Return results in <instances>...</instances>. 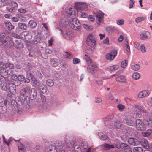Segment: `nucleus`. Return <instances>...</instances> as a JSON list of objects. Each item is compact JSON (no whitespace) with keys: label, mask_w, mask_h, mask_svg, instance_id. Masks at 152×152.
<instances>
[{"label":"nucleus","mask_w":152,"mask_h":152,"mask_svg":"<svg viewBox=\"0 0 152 152\" xmlns=\"http://www.w3.org/2000/svg\"><path fill=\"white\" fill-rule=\"evenodd\" d=\"M140 75L137 72H135L133 73L132 75V78L135 80H137L140 78Z\"/></svg>","instance_id":"nucleus-38"},{"label":"nucleus","mask_w":152,"mask_h":152,"mask_svg":"<svg viewBox=\"0 0 152 152\" xmlns=\"http://www.w3.org/2000/svg\"><path fill=\"white\" fill-rule=\"evenodd\" d=\"M123 122L125 124L131 126H133L134 124L133 117L130 115L124 116L123 118Z\"/></svg>","instance_id":"nucleus-2"},{"label":"nucleus","mask_w":152,"mask_h":152,"mask_svg":"<svg viewBox=\"0 0 152 152\" xmlns=\"http://www.w3.org/2000/svg\"><path fill=\"white\" fill-rule=\"evenodd\" d=\"M98 135L101 139L104 141L107 140L108 138V136L104 132H98Z\"/></svg>","instance_id":"nucleus-23"},{"label":"nucleus","mask_w":152,"mask_h":152,"mask_svg":"<svg viewBox=\"0 0 152 152\" xmlns=\"http://www.w3.org/2000/svg\"><path fill=\"white\" fill-rule=\"evenodd\" d=\"M65 141L67 147L69 148L73 147L75 141V139L69 136H66L65 138Z\"/></svg>","instance_id":"nucleus-5"},{"label":"nucleus","mask_w":152,"mask_h":152,"mask_svg":"<svg viewBox=\"0 0 152 152\" xmlns=\"http://www.w3.org/2000/svg\"><path fill=\"white\" fill-rule=\"evenodd\" d=\"M145 17H139L135 19V21L138 23L145 19Z\"/></svg>","instance_id":"nucleus-41"},{"label":"nucleus","mask_w":152,"mask_h":152,"mask_svg":"<svg viewBox=\"0 0 152 152\" xmlns=\"http://www.w3.org/2000/svg\"><path fill=\"white\" fill-rule=\"evenodd\" d=\"M103 17L104 14L102 13H98L97 14L96 17L98 21L99 22L98 23V24H100L102 21Z\"/></svg>","instance_id":"nucleus-24"},{"label":"nucleus","mask_w":152,"mask_h":152,"mask_svg":"<svg viewBox=\"0 0 152 152\" xmlns=\"http://www.w3.org/2000/svg\"><path fill=\"white\" fill-rule=\"evenodd\" d=\"M28 97H29L31 100L35 99L37 96V92L35 88H32L30 90L29 93Z\"/></svg>","instance_id":"nucleus-10"},{"label":"nucleus","mask_w":152,"mask_h":152,"mask_svg":"<svg viewBox=\"0 0 152 152\" xmlns=\"http://www.w3.org/2000/svg\"><path fill=\"white\" fill-rule=\"evenodd\" d=\"M56 61V60L55 58L51 59L50 62L53 67H56L58 66V63Z\"/></svg>","instance_id":"nucleus-39"},{"label":"nucleus","mask_w":152,"mask_h":152,"mask_svg":"<svg viewBox=\"0 0 152 152\" xmlns=\"http://www.w3.org/2000/svg\"><path fill=\"white\" fill-rule=\"evenodd\" d=\"M30 88L27 86L23 89L20 91V93L23 96H26L28 97L29 93L30 91Z\"/></svg>","instance_id":"nucleus-8"},{"label":"nucleus","mask_w":152,"mask_h":152,"mask_svg":"<svg viewBox=\"0 0 152 152\" xmlns=\"http://www.w3.org/2000/svg\"><path fill=\"white\" fill-rule=\"evenodd\" d=\"M41 34V33H38L36 36L35 37L34 40L32 41V42L35 44H36L39 42L42 38Z\"/></svg>","instance_id":"nucleus-18"},{"label":"nucleus","mask_w":152,"mask_h":152,"mask_svg":"<svg viewBox=\"0 0 152 152\" xmlns=\"http://www.w3.org/2000/svg\"><path fill=\"white\" fill-rule=\"evenodd\" d=\"M136 110H139L140 112L142 113H146L147 110L145 109L143 106L140 105H136L135 106Z\"/></svg>","instance_id":"nucleus-27"},{"label":"nucleus","mask_w":152,"mask_h":152,"mask_svg":"<svg viewBox=\"0 0 152 152\" xmlns=\"http://www.w3.org/2000/svg\"><path fill=\"white\" fill-rule=\"evenodd\" d=\"M73 63L74 64H77L80 61V60L79 59L76 58H74L73 59Z\"/></svg>","instance_id":"nucleus-56"},{"label":"nucleus","mask_w":152,"mask_h":152,"mask_svg":"<svg viewBox=\"0 0 152 152\" xmlns=\"http://www.w3.org/2000/svg\"><path fill=\"white\" fill-rule=\"evenodd\" d=\"M128 141L130 144L134 146L138 145L140 144V142L136 139L130 138Z\"/></svg>","instance_id":"nucleus-16"},{"label":"nucleus","mask_w":152,"mask_h":152,"mask_svg":"<svg viewBox=\"0 0 152 152\" xmlns=\"http://www.w3.org/2000/svg\"><path fill=\"white\" fill-rule=\"evenodd\" d=\"M140 48L141 51L142 52L145 53L146 52V49L144 45H141Z\"/></svg>","instance_id":"nucleus-61"},{"label":"nucleus","mask_w":152,"mask_h":152,"mask_svg":"<svg viewBox=\"0 0 152 152\" xmlns=\"http://www.w3.org/2000/svg\"><path fill=\"white\" fill-rule=\"evenodd\" d=\"M6 42L4 44L6 45V44L10 48H11L13 46L14 44L11 38L7 37L6 38Z\"/></svg>","instance_id":"nucleus-21"},{"label":"nucleus","mask_w":152,"mask_h":152,"mask_svg":"<svg viewBox=\"0 0 152 152\" xmlns=\"http://www.w3.org/2000/svg\"><path fill=\"white\" fill-rule=\"evenodd\" d=\"M3 82L2 84L1 85V89L4 91H7L8 89V84L7 83V81Z\"/></svg>","instance_id":"nucleus-28"},{"label":"nucleus","mask_w":152,"mask_h":152,"mask_svg":"<svg viewBox=\"0 0 152 152\" xmlns=\"http://www.w3.org/2000/svg\"><path fill=\"white\" fill-rule=\"evenodd\" d=\"M66 12L69 15H71L73 13V9L71 8H69V9L67 8L66 9Z\"/></svg>","instance_id":"nucleus-53"},{"label":"nucleus","mask_w":152,"mask_h":152,"mask_svg":"<svg viewBox=\"0 0 152 152\" xmlns=\"http://www.w3.org/2000/svg\"><path fill=\"white\" fill-rule=\"evenodd\" d=\"M141 46L138 42H135L134 43V47L138 50H139Z\"/></svg>","instance_id":"nucleus-58"},{"label":"nucleus","mask_w":152,"mask_h":152,"mask_svg":"<svg viewBox=\"0 0 152 152\" xmlns=\"http://www.w3.org/2000/svg\"><path fill=\"white\" fill-rule=\"evenodd\" d=\"M124 151L126 152H132V149L128 145L127 147L126 148Z\"/></svg>","instance_id":"nucleus-64"},{"label":"nucleus","mask_w":152,"mask_h":152,"mask_svg":"<svg viewBox=\"0 0 152 152\" xmlns=\"http://www.w3.org/2000/svg\"><path fill=\"white\" fill-rule=\"evenodd\" d=\"M140 67V66L138 64L132 65L131 66V69L134 71H137L138 70Z\"/></svg>","instance_id":"nucleus-42"},{"label":"nucleus","mask_w":152,"mask_h":152,"mask_svg":"<svg viewBox=\"0 0 152 152\" xmlns=\"http://www.w3.org/2000/svg\"><path fill=\"white\" fill-rule=\"evenodd\" d=\"M4 66L5 68H8L10 69H13L14 68V66L13 64L10 63H4V65H3Z\"/></svg>","instance_id":"nucleus-35"},{"label":"nucleus","mask_w":152,"mask_h":152,"mask_svg":"<svg viewBox=\"0 0 152 152\" xmlns=\"http://www.w3.org/2000/svg\"><path fill=\"white\" fill-rule=\"evenodd\" d=\"M19 152H24V149L23 148L22 144L21 143H19L18 144Z\"/></svg>","instance_id":"nucleus-52"},{"label":"nucleus","mask_w":152,"mask_h":152,"mask_svg":"<svg viewBox=\"0 0 152 152\" xmlns=\"http://www.w3.org/2000/svg\"><path fill=\"white\" fill-rule=\"evenodd\" d=\"M28 35H29V38H31V32L28 31H23L21 33L20 36H21V38H24L25 39V38L27 37Z\"/></svg>","instance_id":"nucleus-19"},{"label":"nucleus","mask_w":152,"mask_h":152,"mask_svg":"<svg viewBox=\"0 0 152 152\" xmlns=\"http://www.w3.org/2000/svg\"><path fill=\"white\" fill-rule=\"evenodd\" d=\"M118 66L117 65L111 66L110 67V70L112 71H115L118 69Z\"/></svg>","instance_id":"nucleus-48"},{"label":"nucleus","mask_w":152,"mask_h":152,"mask_svg":"<svg viewBox=\"0 0 152 152\" xmlns=\"http://www.w3.org/2000/svg\"><path fill=\"white\" fill-rule=\"evenodd\" d=\"M150 37V34L148 31H144L142 33L140 36V39L142 40L148 39Z\"/></svg>","instance_id":"nucleus-14"},{"label":"nucleus","mask_w":152,"mask_h":152,"mask_svg":"<svg viewBox=\"0 0 152 152\" xmlns=\"http://www.w3.org/2000/svg\"><path fill=\"white\" fill-rule=\"evenodd\" d=\"M4 24L7 28L10 31H11L14 28V26L12 25L11 23L10 22H4Z\"/></svg>","instance_id":"nucleus-31"},{"label":"nucleus","mask_w":152,"mask_h":152,"mask_svg":"<svg viewBox=\"0 0 152 152\" xmlns=\"http://www.w3.org/2000/svg\"><path fill=\"white\" fill-rule=\"evenodd\" d=\"M46 84L49 86H52L54 85V82L52 80L48 79L46 81Z\"/></svg>","instance_id":"nucleus-44"},{"label":"nucleus","mask_w":152,"mask_h":152,"mask_svg":"<svg viewBox=\"0 0 152 152\" xmlns=\"http://www.w3.org/2000/svg\"><path fill=\"white\" fill-rule=\"evenodd\" d=\"M56 147L54 146L51 145L45 150V152H56Z\"/></svg>","instance_id":"nucleus-30"},{"label":"nucleus","mask_w":152,"mask_h":152,"mask_svg":"<svg viewBox=\"0 0 152 152\" xmlns=\"http://www.w3.org/2000/svg\"><path fill=\"white\" fill-rule=\"evenodd\" d=\"M115 79L116 81L118 82L125 83L126 81V77L124 75H120L117 77Z\"/></svg>","instance_id":"nucleus-20"},{"label":"nucleus","mask_w":152,"mask_h":152,"mask_svg":"<svg viewBox=\"0 0 152 152\" xmlns=\"http://www.w3.org/2000/svg\"><path fill=\"white\" fill-rule=\"evenodd\" d=\"M32 42V41H28L26 42V45L28 49L29 50H31V44H32L34 43L33 42Z\"/></svg>","instance_id":"nucleus-45"},{"label":"nucleus","mask_w":152,"mask_h":152,"mask_svg":"<svg viewBox=\"0 0 152 152\" xmlns=\"http://www.w3.org/2000/svg\"><path fill=\"white\" fill-rule=\"evenodd\" d=\"M18 79L19 81H22L24 80V77L23 75H19L18 76Z\"/></svg>","instance_id":"nucleus-60"},{"label":"nucleus","mask_w":152,"mask_h":152,"mask_svg":"<svg viewBox=\"0 0 152 152\" xmlns=\"http://www.w3.org/2000/svg\"><path fill=\"white\" fill-rule=\"evenodd\" d=\"M82 4V3H77L75 5L76 8L77 9V11L80 10V8H81V4Z\"/></svg>","instance_id":"nucleus-59"},{"label":"nucleus","mask_w":152,"mask_h":152,"mask_svg":"<svg viewBox=\"0 0 152 152\" xmlns=\"http://www.w3.org/2000/svg\"><path fill=\"white\" fill-rule=\"evenodd\" d=\"M77 14L78 16L83 18H86L87 16V14L86 13L83 12L79 11H78Z\"/></svg>","instance_id":"nucleus-43"},{"label":"nucleus","mask_w":152,"mask_h":152,"mask_svg":"<svg viewBox=\"0 0 152 152\" xmlns=\"http://www.w3.org/2000/svg\"><path fill=\"white\" fill-rule=\"evenodd\" d=\"M40 91L42 93H45L47 91V87L44 85H41L39 86Z\"/></svg>","instance_id":"nucleus-36"},{"label":"nucleus","mask_w":152,"mask_h":152,"mask_svg":"<svg viewBox=\"0 0 152 152\" xmlns=\"http://www.w3.org/2000/svg\"><path fill=\"white\" fill-rule=\"evenodd\" d=\"M126 50L127 52L129 53L130 52V49L129 45L128 43V40H126Z\"/></svg>","instance_id":"nucleus-54"},{"label":"nucleus","mask_w":152,"mask_h":152,"mask_svg":"<svg viewBox=\"0 0 152 152\" xmlns=\"http://www.w3.org/2000/svg\"><path fill=\"white\" fill-rule=\"evenodd\" d=\"M133 151V152H143V150L142 147H136L134 148Z\"/></svg>","instance_id":"nucleus-40"},{"label":"nucleus","mask_w":152,"mask_h":152,"mask_svg":"<svg viewBox=\"0 0 152 152\" xmlns=\"http://www.w3.org/2000/svg\"><path fill=\"white\" fill-rule=\"evenodd\" d=\"M18 27L20 29L25 30L27 29V26L24 23H19L18 24Z\"/></svg>","instance_id":"nucleus-34"},{"label":"nucleus","mask_w":152,"mask_h":152,"mask_svg":"<svg viewBox=\"0 0 152 152\" xmlns=\"http://www.w3.org/2000/svg\"><path fill=\"white\" fill-rule=\"evenodd\" d=\"M104 150H110L111 148H114V146L113 145H111L107 143H104L102 145Z\"/></svg>","instance_id":"nucleus-22"},{"label":"nucleus","mask_w":152,"mask_h":152,"mask_svg":"<svg viewBox=\"0 0 152 152\" xmlns=\"http://www.w3.org/2000/svg\"><path fill=\"white\" fill-rule=\"evenodd\" d=\"M10 107L14 111L18 112L19 111L18 110V106L17 102L15 100H12L11 102Z\"/></svg>","instance_id":"nucleus-13"},{"label":"nucleus","mask_w":152,"mask_h":152,"mask_svg":"<svg viewBox=\"0 0 152 152\" xmlns=\"http://www.w3.org/2000/svg\"><path fill=\"white\" fill-rule=\"evenodd\" d=\"M117 51L116 50H112L110 53H108L105 55L106 58L108 60H113L116 56Z\"/></svg>","instance_id":"nucleus-6"},{"label":"nucleus","mask_w":152,"mask_h":152,"mask_svg":"<svg viewBox=\"0 0 152 152\" xmlns=\"http://www.w3.org/2000/svg\"><path fill=\"white\" fill-rule=\"evenodd\" d=\"M128 145L127 144L125 143H122L120 145H117L116 144H115V146L118 148H121L123 149L124 150L127 147Z\"/></svg>","instance_id":"nucleus-29"},{"label":"nucleus","mask_w":152,"mask_h":152,"mask_svg":"<svg viewBox=\"0 0 152 152\" xmlns=\"http://www.w3.org/2000/svg\"><path fill=\"white\" fill-rule=\"evenodd\" d=\"M18 6V4L16 2L12 1L11 4V7L10 8L7 7V8L9 12H12L15 10V9L17 8Z\"/></svg>","instance_id":"nucleus-15"},{"label":"nucleus","mask_w":152,"mask_h":152,"mask_svg":"<svg viewBox=\"0 0 152 152\" xmlns=\"http://www.w3.org/2000/svg\"><path fill=\"white\" fill-rule=\"evenodd\" d=\"M144 121L145 123L146 127H152V120L147 118L144 119Z\"/></svg>","instance_id":"nucleus-25"},{"label":"nucleus","mask_w":152,"mask_h":152,"mask_svg":"<svg viewBox=\"0 0 152 152\" xmlns=\"http://www.w3.org/2000/svg\"><path fill=\"white\" fill-rule=\"evenodd\" d=\"M149 94V92L148 91L144 90L140 91L139 93L138 97L139 98L145 97L148 96Z\"/></svg>","instance_id":"nucleus-12"},{"label":"nucleus","mask_w":152,"mask_h":152,"mask_svg":"<svg viewBox=\"0 0 152 152\" xmlns=\"http://www.w3.org/2000/svg\"><path fill=\"white\" fill-rule=\"evenodd\" d=\"M117 107L120 111H123L125 108L124 105L121 104H119L117 106Z\"/></svg>","instance_id":"nucleus-50"},{"label":"nucleus","mask_w":152,"mask_h":152,"mask_svg":"<svg viewBox=\"0 0 152 152\" xmlns=\"http://www.w3.org/2000/svg\"><path fill=\"white\" fill-rule=\"evenodd\" d=\"M121 124L120 121H117L114 122V125L115 127L116 128H119L121 126Z\"/></svg>","instance_id":"nucleus-49"},{"label":"nucleus","mask_w":152,"mask_h":152,"mask_svg":"<svg viewBox=\"0 0 152 152\" xmlns=\"http://www.w3.org/2000/svg\"><path fill=\"white\" fill-rule=\"evenodd\" d=\"M88 19L91 21L93 22L95 20L94 17L92 15H90L88 18Z\"/></svg>","instance_id":"nucleus-62"},{"label":"nucleus","mask_w":152,"mask_h":152,"mask_svg":"<svg viewBox=\"0 0 152 152\" xmlns=\"http://www.w3.org/2000/svg\"><path fill=\"white\" fill-rule=\"evenodd\" d=\"M142 145L144 148L148 149L149 145L148 141L146 140H142L141 142Z\"/></svg>","instance_id":"nucleus-32"},{"label":"nucleus","mask_w":152,"mask_h":152,"mask_svg":"<svg viewBox=\"0 0 152 152\" xmlns=\"http://www.w3.org/2000/svg\"><path fill=\"white\" fill-rule=\"evenodd\" d=\"M27 75H29L31 77V80L34 84L36 85H37L39 83L38 81L33 74L31 73L28 72L27 73Z\"/></svg>","instance_id":"nucleus-26"},{"label":"nucleus","mask_w":152,"mask_h":152,"mask_svg":"<svg viewBox=\"0 0 152 152\" xmlns=\"http://www.w3.org/2000/svg\"><path fill=\"white\" fill-rule=\"evenodd\" d=\"M135 117L136 118H140L142 116V114L140 113L137 112L135 113Z\"/></svg>","instance_id":"nucleus-63"},{"label":"nucleus","mask_w":152,"mask_h":152,"mask_svg":"<svg viewBox=\"0 0 152 152\" xmlns=\"http://www.w3.org/2000/svg\"><path fill=\"white\" fill-rule=\"evenodd\" d=\"M128 61L126 60L122 61L121 63V66L122 67L124 68H126L127 65Z\"/></svg>","instance_id":"nucleus-46"},{"label":"nucleus","mask_w":152,"mask_h":152,"mask_svg":"<svg viewBox=\"0 0 152 152\" xmlns=\"http://www.w3.org/2000/svg\"><path fill=\"white\" fill-rule=\"evenodd\" d=\"M7 83L8 84V90L12 94L15 93L16 92V87L15 84L9 81H7Z\"/></svg>","instance_id":"nucleus-9"},{"label":"nucleus","mask_w":152,"mask_h":152,"mask_svg":"<svg viewBox=\"0 0 152 152\" xmlns=\"http://www.w3.org/2000/svg\"><path fill=\"white\" fill-rule=\"evenodd\" d=\"M99 69L97 65L95 64L89 65L87 68L88 71L91 73H94L98 71Z\"/></svg>","instance_id":"nucleus-7"},{"label":"nucleus","mask_w":152,"mask_h":152,"mask_svg":"<svg viewBox=\"0 0 152 152\" xmlns=\"http://www.w3.org/2000/svg\"><path fill=\"white\" fill-rule=\"evenodd\" d=\"M64 56L66 58L68 59L72 58L73 56L72 54L67 52L65 53Z\"/></svg>","instance_id":"nucleus-47"},{"label":"nucleus","mask_w":152,"mask_h":152,"mask_svg":"<svg viewBox=\"0 0 152 152\" xmlns=\"http://www.w3.org/2000/svg\"><path fill=\"white\" fill-rule=\"evenodd\" d=\"M70 26L75 30H79L81 28V26L79 20L75 18H73L68 22Z\"/></svg>","instance_id":"nucleus-1"},{"label":"nucleus","mask_w":152,"mask_h":152,"mask_svg":"<svg viewBox=\"0 0 152 152\" xmlns=\"http://www.w3.org/2000/svg\"><path fill=\"white\" fill-rule=\"evenodd\" d=\"M15 42L16 43L15 44V45L16 48L20 49L23 48L24 45L21 40L19 39H16Z\"/></svg>","instance_id":"nucleus-17"},{"label":"nucleus","mask_w":152,"mask_h":152,"mask_svg":"<svg viewBox=\"0 0 152 152\" xmlns=\"http://www.w3.org/2000/svg\"><path fill=\"white\" fill-rule=\"evenodd\" d=\"M94 50L91 48H88L86 50V53L88 54H91L93 53Z\"/></svg>","instance_id":"nucleus-51"},{"label":"nucleus","mask_w":152,"mask_h":152,"mask_svg":"<svg viewBox=\"0 0 152 152\" xmlns=\"http://www.w3.org/2000/svg\"><path fill=\"white\" fill-rule=\"evenodd\" d=\"M63 144L61 141H57L55 144V147L57 149H61L63 147Z\"/></svg>","instance_id":"nucleus-33"},{"label":"nucleus","mask_w":152,"mask_h":152,"mask_svg":"<svg viewBox=\"0 0 152 152\" xmlns=\"http://www.w3.org/2000/svg\"><path fill=\"white\" fill-rule=\"evenodd\" d=\"M136 127L138 130L140 131L144 130L146 129L145 124L140 119L136 120Z\"/></svg>","instance_id":"nucleus-4"},{"label":"nucleus","mask_w":152,"mask_h":152,"mask_svg":"<svg viewBox=\"0 0 152 152\" xmlns=\"http://www.w3.org/2000/svg\"><path fill=\"white\" fill-rule=\"evenodd\" d=\"M96 42V40L95 38L92 34H90L88 36L87 39L86 43L88 46L93 47L95 45Z\"/></svg>","instance_id":"nucleus-3"},{"label":"nucleus","mask_w":152,"mask_h":152,"mask_svg":"<svg viewBox=\"0 0 152 152\" xmlns=\"http://www.w3.org/2000/svg\"><path fill=\"white\" fill-rule=\"evenodd\" d=\"M66 34L67 37L70 38L72 36V31L69 30H67L66 32Z\"/></svg>","instance_id":"nucleus-55"},{"label":"nucleus","mask_w":152,"mask_h":152,"mask_svg":"<svg viewBox=\"0 0 152 152\" xmlns=\"http://www.w3.org/2000/svg\"><path fill=\"white\" fill-rule=\"evenodd\" d=\"M6 34L3 32L0 34V45L5 44L6 42Z\"/></svg>","instance_id":"nucleus-11"},{"label":"nucleus","mask_w":152,"mask_h":152,"mask_svg":"<svg viewBox=\"0 0 152 152\" xmlns=\"http://www.w3.org/2000/svg\"><path fill=\"white\" fill-rule=\"evenodd\" d=\"M84 27L88 31L91 30L93 29L92 26H89L87 25H84Z\"/></svg>","instance_id":"nucleus-57"},{"label":"nucleus","mask_w":152,"mask_h":152,"mask_svg":"<svg viewBox=\"0 0 152 152\" xmlns=\"http://www.w3.org/2000/svg\"><path fill=\"white\" fill-rule=\"evenodd\" d=\"M28 25L31 28H34L36 27L37 23L34 20H31L29 22Z\"/></svg>","instance_id":"nucleus-37"}]
</instances>
